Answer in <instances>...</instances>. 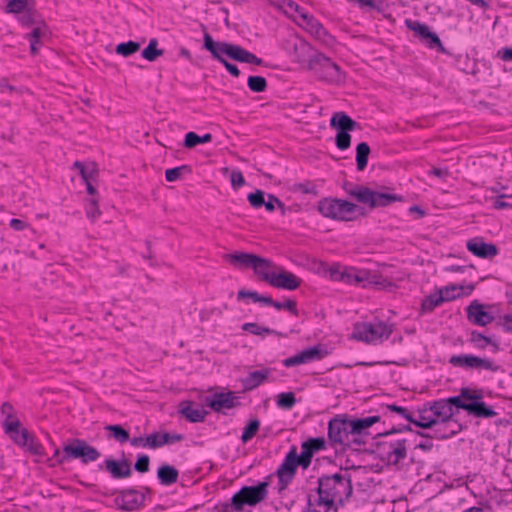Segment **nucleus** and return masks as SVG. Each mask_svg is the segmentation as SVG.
Listing matches in <instances>:
<instances>
[{"label":"nucleus","instance_id":"6e6d98bb","mask_svg":"<svg viewBox=\"0 0 512 512\" xmlns=\"http://www.w3.org/2000/svg\"><path fill=\"white\" fill-rule=\"evenodd\" d=\"M248 201L254 208H260L265 203V193L262 190H256L248 195Z\"/></svg>","mask_w":512,"mask_h":512},{"label":"nucleus","instance_id":"f3484780","mask_svg":"<svg viewBox=\"0 0 512 512\" xmlns=\"http://www.w3.org/2000/svg\"><path fill=\"white\" fill-rule=\"evenodd\" d=\"M407 26L410 30L414 31L429 48H438L439 51L445 52V48L439 37L437 34L431 32L427 25L418 21H407Z\"/></svg>","mask_w":512,"mask_h":512},{"label":"nucleus","instance_id":"393cba45","mask_svg":"<svg viewBox=\"0 0 512 512\" xmlns=\"http://www.w3.org/2000/svg\"><path fill=\"white\" fill-rule=\"evenodd\" d=\"M182 434H170L168 432H156L146 436L148 448L158 449L167 444H174L183 440Z\"/></svg>","mask_w":512,"mask_h":512},{"label":"nucleus","instance_id":"3c124183","mask_svg":"<svg viewBox=\"0 0 512 512\" xmlns=\"http://www.w3.org/2000/svg\"><path fill=\"white\" fill-rule=\"evenodd\" d=\"M301 448L302 452L300 455H298L300 466H302L303 468H308L311 464V460L314 453L311 451L307 444L302 443Z\"/></svg>","mask_w":512,"mask_h":512},{"label":"nucleus","instance_id":"4468645a","mask_svg":"<svg viewBox=\"0 0 512 512\" xmlns=\"http://www.w3.org/2000/svg\"><path fill=\"white\" fill-rule=\"evenodd\" d=\"M386 440L379 443V447L386 449V459L389 463L397 465L407 457L406 439H394L385 437Z\"/></svg>","mask_w":512,"mask_h":512},{"label":"nucleus","instance_id":"c85d7f7f","mask_svg":"<svg viewBox=\"0 0 512 512\" xmlns=\"http://www.w3.org/2000/svg\"><path fill=\"white\" fill-rule=\"evenodd\" d=\"M355 283H367L368 285H373L377 288H386L388 286H392V284L381 275L377 273H371L366 270L358 272L357 276H355Z\"/></svg>","mask_w":512,"mask_h":512},{"label":"nucleus","instance_id":"f03ea898","mask_svg":"<svg viewBox=\"0 0 512 512\" xmlns=\"http://www.w3.org/2000/svg\"><path fill=\"white\" fill-rule=\"evenodd\" d=\"M317 482L318 506L333 508L336 503L344 504L353 493L351 477L348 474L325 475Z\"/></svg>","mask_w":512,"mask_h":512},{"label":"nucleus","instance_id":"338daca9","mask_svg":"<svg viewBox=\"0 0 512 512\" xmlns=\"http://www.w3.org/2000/svg\"><path fill=\"white\" fill-rule=\"evenodd\" d=\"M231 184L233 188L238 189L245 184V179L242 172L236 170L231 173L230 176Z\"/></svg>","mask_w":512,"mask_h":512},{"label":"nucleus","instance_id":"f257e3e1","mask_svg":"<svg viewBox=\"0 0 512 512\" xmlns=\"http://www.w3.org/2000/svg\"><path fill=\"white\" fill-rule=\"evenodd\" d=\"M483 391L463 387L459 395L447 399L429 402L434 419L437 424L440 421H453L454 407L465 410L469 415L476 418H492L497 412L483 401Z\"/></svg>","mask_w":512,"mask_h":512},{"label":"nucleus","instance_id":"49530a36","mask_svg":"<svg viewBox=\"0 0 512 512\" xmlns=\"http://www.w3.org/2000/svg\"><path fill=\"white\" fill-rule=\"evenodd\" d=\"M140 49V43L135 41H128L120 43L116 46V53L124 57H129Z\"/></svg>","mask_w":512,"mask_h":512},{"label":"nucleus","instance_id":"7c9ffc66","mask_svg":"<svg viewBox=\"0 0 512 512\" xmlns=\"http://www.w3.org/2000/svg\"><path fill=\"white\" fill-rule=\"evenodd\" d=\"M411 423L423 429L432 428L437 424L429 403L424 404L423 407L418 409V419L414 418V421H411Z\"/></svg>","mask_w":512,"mask_h":512},{"label":"nucleus","instance_id":"0eeeda50","mask_svg":"<svg viewBox=\"0 0 512 512\" xmlns=\"http://www.w3.org/2000/svg\"><path fill=\"white\" fill-rule=\"evenodd\" d=\"M357 205L342 199L324 198L318 202V211L322 216L337 221H351Z\"/></svg>","mask_w":512,"mask_h":512},{"label":"nucleus","instance_id":"603ef678","mask_svg":"<svg viewBox=\"0 0 512 512\" xmlns=\"http://www.w3.org/2000/svg\"><path fill=\"white\" fill-rule=\"evenodd\" d=\"M263 206H265L266 210L269 212L274 211L276 206L279 209H281V212L283 215L286 212L285 205L276 196H274L272 194H268V199L265 200V203L263 204Z\"/></svg>","mask_w":512,"mask_h":512},{"label":"nucleus","instance_id":"a18cd8bd","mask_svg":"<svg viewBox=\"0 0 512 512\" xmlns=\"http://www.w3.org/2000/svg\"><path fill=\"white\" fill-rule=\"evenodd\" d=\"M277 406L284 410L292 409L296 404L295 394L293 392H283L277 395Z\"/></svg>","mask_w":512,"mask_h":512},{"label":"nucleus","instance_id":"c03bdc74","mask_svg":"<svg viewBox=\"0 0 512 512\" xmlns=\"http://www.w3.org/2000/svg\"><path fill=\"white\" fill-rule=\"evenodd\" d=\"M157 39H151L148 46L142 51V57L150 62L155 61L164 54L162 49H158Z\"/></svg>","mask_w":512,"mask_h":512},{"label":"nucleus","instance_id":"1a4fd4ad","mask_svg":"<svg viewBox=\"0 0 512 512\" xmlns=\"http://www.w3.org/2000/svg\"><path fill=\"white\" fill-rule=\"evenodd\" d=\"M330 126L337 131L335 144L340 150H347L351 145L349 132L358 128L359 124L345 112H336L330 119Z\"/></svg>","mask_w":512,"mask_h":512},{"label":"nucleus","instance_id":"cd10ccee","mask_svg":"<svg viewBox=\"0 0 512 512\" xmlns=\"http://www.w3.org/2000/svg\"><path fill=\"white\" fill-rule=\"evenodd\" d=\"M381 417L378 415L369 416L366 418L359 419H351L353 426L351 429H354V434L356 438L359 440H365V436L368 435V428H370L373 424L378 423Z\"/></svg>","mask_w":512,"mask_h":512},{"label":"nucleus","instance_id":"37998d69","mask_svg":"<svg viewBox=\"0 0 512 512\" xmlns=\"http://www.w3.org/2000/svg\"><path fill=\"white\" fill-rule=\"evenodd\" d=\"M212 140V135L210 133L204 134L203 136H199L194 132H188L185 135L184 146L186 148H194L198 144L208 143Z\"/></svg>","mask_w":512,"mask_h":512},{"label":"nucleus","instance_id":"a19ab883","mask_svg":"<svg viewBox=\"0 0 512 512\" xmlns=\"http://www.w3.org/2000/svg\"><path fill=\"white\" fill-rule=\"evenodd\" d=\"M106 431H109L110 437L115 441L123 444L130 440V434L127 430H125L121 425L110 424L104 427Z\"/></svg>","mask_w":512,"mask_h":512},{"label":"nucleus","instance_id":"69168bd1","mask_svg":"<svg viewBox=\"0 0 512 512\" xmlns=\"http://www.w3.org/2000/svg\"><path fill=\"white\" fill-rule=\"evenodd\" d=\"M74 167L79 170L80 175H81L83 180L92 179L94 177V174L96 173V170H95L94 166L92 167L91 170L88 171L85 168V166L81 162H79V161H76L74 163Z\"/></svg>","mask_w":512,"mask_h":512},{"label":"nucleus","instance_id":"4d7b16f0","mask_svg":"<svg viewBox=\"0 0 512 512\" xmlns=\"http://www.w3.org/2000/svg\"><path fill=\"white\" fill-rule=\"evenodd\" d=\"M19 21L24 26H31L34 24H37V15L35 12H33L30 9L25 10L24 12L20 13Z\"/></svg>","mask_w":512,"mask_h":512},{"label":"nucleus","instance_id":"a878e982","mask_svg":"<svg viewBox=\"0 0 512 512\" xmlns=\"http://www.w3.org/2000/svg\"><path fill=\"white\" fill-rule=\"evenodd\" d=\"M179 413L192 423H199L205 420L207 412L191 401H183L179 404Z\"/></svg>","mask_w":512,"mask_h":512},{"label":"nucleus","instance_id":"bf43d9fd","mask_svg":"<svg viewBox=\"0 0 512 512\" xmlns=\"http://www.w3.org/2000/svg\"><path fill=\"white\" fill-rule=\"evenodd\" d=\"M86 214H87V217L90 218L92 221L96 220L100 216L101 211L98 207L97 199L93 198L90 200V203L86 209Z\"/></svg>","mask_w":512,"mask_h":512},{"label":"nucleus","instance_id":"b1692460","mask_svg":"<svg viewBox=\"0 0 512 512\" xmlns=\"http://www.w3.org/2000/svg\"><path fill=\"white\" fill-rule=\"evenodd\" d=\"M277 268L278 267L271 260L258 255L252 267L255 275L268 284H270L271 279H273Z\"/></svg>","mask_w":512,"mask_h":512},{"label":"nucleus","instance_id":"bb28decb","mask_svg":"<svg viewBox=\"0 0 512 512\" xmlns=\"http://www.w3.org/2000/svg\"><path fill=\"white\" fill-rule=\"evenodd\" d=\"M434 436L438 439H447L459 433L462 429L461 424L457 420L440 421L435 424Z\"/></svg>","mask_w":512,"mask_h":512},{"label":"nucleus","instance_id":"f704fd0d","mask_svg":"<svg viewBox=\"0 0 512 512\" xmlns=\"http://www.w3.org/2000/svg\"><path fill=\"white\" fill-rule=\"evenodd\" d=\"M256 257L255 254L244 252H236L226 256L232 265L240 268H252Z\"/></svg>","mask_w":512,"mask_h":512},{"label":"nucleus","instance_id":"7ed1b4c3","mask_svg":"<svg viewBox=\"0 0 512 512\" xmlns=\"http://www.w3.org/2000/svg\"><path fill=\"white\" fill-rule=\"evenodd\" d=\"M346 193L355 198L358 202L368 205L371 209L386 207L393 202L401 201L402 197L396 194L376 192L363 185H344Z\"/></svg>","mask_w":512,"mask_h":512},{"label":"nucleus","instance_id":"473e14b6","mask_svg":"<svg viewBox=\"0 0 512 512\" xmlns=\"http://www.w3.org/2000/svg\"><path fill=\"white\" fill-rule=\"evenodd\" d=\"M47 37L46 28L44 26L37 25L32 29L30 33L26 35V38L30 41V52L32 55H36L43 45V40Z\"/></svg>","mask_w":512,"mask_h":512},{"label":"nucleus","instance_id":"680f3d73","mask_svg":"<svg viewBox=\"0 0 512 512\" xmlns=\"http://www.w3.org/2000/svg\"><path fill=\"white\" fill-rule=\"evenodd\" d=\"M150 458L148 455H140L134 465L136 471L146 473L149 471Z\"/></svg>","mask_w":512,"mask_h":512},{"label":"nucleus","instance_id":"9b49d317","mask_svg":"<svg viewBox=\"0 0 512 512\" xmlns=\"http://www.w3.org/2000/svg\"><path fill=\"white\" fill-rule=\"evenodd\" d=\"M299 460H298V454L296 452V448L293 447L289 453L286 455L283 463L280 465V467L277 470V475L279 478L278 483V492L281 493L284 491L288 484L292 481L297 466H299Z\"/></svg>","mask_w":512,"mask_h":512},{"label":"nucleus","instance_id":"5fc2aeb1","mask_svg":"<svg viewBox=\"0 0 512 512\" xmlns=\"http://www.w3.org/2000/svg\"><path fill=\"white\" fill-rule=\"evenodd\" d=\"M183 171H189V167L187 165L167 169L165 172V178L169 182H174L180 179Z\"/></svg>","mask_w":512,"mask_h":512},{"label":"nucleus","instance_id":"8fccbe9b","mask_svg":"<svg viewBox=\"0 0 512 512\" xmlns=\"http://www.w3.org/2000/svg\"><path fill=\"white\" fill-rule=\"evenodd\" d=\"M259 427L260 421L258 419L251 420L244 428L243 434L241 436L242 442L247 443L249 440H251L258 432Z\"/></svg>","mask_w":512,"mask_h":512},{"label":"nucleus","instance_id":"4c0bfd02","mask_svg":"<svg viewBox=\"0 0 512 512\" xmlns=\"http://www.w3.org/2000/svg\"><path fill=\"white\" fill-rule=\"evenodd\" d=\"M453 300V296H443L439 293L431 294L426 297L422 302V310L425 312H431L435 307L441 305L445 301Z\"/></svg>","mask_w":512,"mask_h":512},{"label":"nucleus","instance_id":"c9c22d12","mask_svg":"<svg viewBox=\"0 0 512 512\" xmlns=\"http://www.w3.org/2000/svg\"><path fill=\"white\" fill-rule=\"evenodd\" d=\"M268 370H258L249 373V375L242 380L245 391H250L262 384L268 377Z\"/></svg>","mask_w":512,"mask_h":512},{"label":"nucleus","instance_id":"de8ad7c7","mask_svg":"<svg viewBox=\"0 0 512 512\" xmlns=\"http://www.w3.org/2000/svg\"><path fill=\"white\" fill-rule=\"evenodd\" d=\"M247 85L251 91L256 93L264 92L267 89V81L262 76H250Z\"/></svg>","mask_w":512,"mask_h":512},{"label":"nucleus","instance_id":"052dcab7","mask_svg":"<svg viewBox=\"0 0 512 512\" xmlns=\"http://www.w3.org/2000/svg\"><path fill=\"white\" fill-rule=\"evenodd\" d=\"M357 273H354L353 271H344L342 273H338L337 271H331V276L334 279H339L341 281H344L346 283H353L355 282V276H357Z\"/></svg>","mask_w":512,"mask_h":512},{"label":"nucleus","instance_id":"412c9836","mask_svg":"<svg viewBox=\"0 0 512 512\" xmlns=\"http://www.w3.org/2000/svg\"><path fill=\"white\" fill-rule=\"evenodd\" d=\"M484 309L485 306L483 304L474 300L467 307V318L469 321L479 326H486L490 324L494 320V317Z\"/></svg>","mask_w":512,"mask_h":512},{"label":"nucleus","instance_id":"2eb2a0df","mask_svg":"<svg viewBox=\"0 0 512 512\" xmlns=\"http://www.w3.org/2000/svg\"><path fill=\"white\" fill-rule=\"evenodd\" d=\"M327 354L328 352L322 347V345H316L313 347H309L292 357L286 358L283 361V365L285 367H293L301 364H306L309 362L321 360Z\"/></svg>","mask_w":512,"mask_h":512},{"label":"nucleus","instance_id":"39448f33","mask_svg":"<svg viewBox=\"0 0 512 512\" xmlns=\"http://www.w3.org/2000/svg\"><path fill=\"white\" fill-rule=\"evenodd\" d=\"M351 426H353L351 419L340 417L331 419L328 424L329 440L334 444L347 447L364 445L366 441L357 439Z\"/></svg>","mask_w":512,"mask_h":512},{"label":"nucleus","instance_id":"a211bd4d","mask_svg":"<svg viewBox=\"0 0 512 512\" xmlns=\"http://www.w3.org/2000/svg\"><path fill=\"white\" fill-rule=\"evenodd\" d=\"M301 283L302 280L299 277L281 267L277 268L273 279L270 281L271 286L289 291L296 290Z\"/></svg>","mask_w":512,"mask_h":512},{"label":"nucleus","instance_id":"4be33fe9","mask_svg":"<svg viewBox=\"0 0 512 512\" xmlns=\"http://www.w3.org/2000/svg\"><path fill=\"white\" fill-rule=\"evenodd\" d=\"M233 44L227 42H216L209 33L204 34V48L207 49L220 63L225 60L224 55L230 57Z\"/></svg>","mask_w":512,"mask_h":512},{"label":"nucleus","instance_id":"6ab92c4d","mask_svg":"<svg viewBox=\"0 0 512 512\" xmlns=\"http://www.w3.org/2000/svg\"><path fill=\"white\" fill-rule=\"evenodd\" d=\"M208 406L215 412H223L225 409L236 407L238 398L234 392L215 393L211 398L207 399Z\"/></svg>","mask_w":512,"mask_h":512},{"label":"nucleus","instance_id":"e433bc0d","mask_svg":"<svg viewBox=\"0 0 512 512\" xmlns=\"http://www.w3.org/2000/svg\"><path fill=\"white\" fill-rule=\"evenodd\" d=\"M157 476L162 485L168 486L177 482L179 472L175 467L165 464L158 469Z\"/></svg>","mask_w":512,"mask_h":512},{"label":"nucleus","instance_id":"13d9d810","mask_svg":"<svg viewBox=\"0 0 512 512\" xmlns=\"http://www.w3.org/2000/svg\"><path fill=\"white\" fill-rule=\"evenodd\" d=\"M273 307L277 310L285 309L293 315H298L297 303L291 299L286 300L284 303L275 301Z\"/></svg>","mask_w":512,"mask_h":512},{"label":"nucleus","instance_id":"423d86ee","mask_svg":"<svg viewBox=\"0 0 512 512\" xmlns=\"http://www.w3.org/2000/svg\"><path fill=\"white\" fill-rule=\"evenodd\" d=\"M393 333V325L383 321L358 323L354 327L353 338L368 344L382 343Z\"/></svg>","mask_w":512,"mask_h":512},{"label":"nucleus","instance_id":"864d4df0","mask_svg":"<svg viewBox=\"0 0 512 512\" xmlns=\"http://www.w3.org/2000/svg\"><path fill=\"white\" fill-rule=\"evenodd\" d=\"M243 330L248 331L254 335H264V334H273L274 330L266 327H261L256 323H245L243 325Z\"/></svg>","mask_w":512,"mask_h":512},{"label":"nucleus","instance_id":"ddd939ff","mask_svg":"<svg viewBox=\"0 0 512 512\" xmlns=\"http://www.w3.org/2000/svg\"><path fill=\"white\" fill-rule=\"evenodd\" d=\"M6 434L10 436L16 445L26 449L29 453L39 456L43 454L42 445L35 440L33 434L26 428L20 426V428Z\"/></svg>","mask_w":512,"mask_h":512},{"label":"nucleus","instance_id":"e2e57ef3","mask_svg":"<svg viewBox=\"0 0 512 512\" xmlns=\"http://www.w3.org/2000/svg\"><path fill=\"white\" fill-rule=\"evenodd\" d=\"M303 444H307L313 453L325 448V440L323 438H311Z\"/></svg>","mask_w":512,"mask_h":512},{"label":"nucleus","instance_id":"2f4dec72","mask_svg":"<svg viewBox=\"0 0 512 512\" xmlns=\"http://www.w3.org/2000/svg\"><path fill=\"white\" fill-rule=\"evenodd\" d=\"M1 413L5 416L3 421V428L5 432H13L15 429L20 428V421L15 415V410L9 402H5L1 406Z\"/></svg>","mask_w":512,"mask_h":512},{"label":"nucleus","instance_id":"c756f323","mask_svg":"<svg viewBox=\"0 0 512 512\" xmlns=\"http://www.w3.org/2000/svg\"><path fill=\"white\" fill-rule=\"evenodd\" d=\"M231 53L230 58L242 62V63H249L254 65H262L263 60L259 57H257L255 54L249 52L248 50L242 48L239 45L233 44L232 50H229Z\"/></svg>","mask_w":512,"mask_h":512},{"label":"nucleus","instance_id":"774afa93","mask_svg":"<svg viewBox=\"0 0 512 512\" xmlns=\"http://www.w3.org/2000/svg\"><path fill=\"white\" fill-rule=\"evenodd\" d=\"M260 294H258L256 291H247V290H240L237 294V297L239 300L244 298H251L254 302L258 301Z\"/></svg>","mask_w":512,"mask_h":512},{"label":"nucleus","instance_id":"dca6fc26","mask_svg":"<svg viewBox=\"0 0 512 512\" xmlns=\"http://www.w3.org/2000/svg\"><path fill=\"white\" fill-rule=\"evenodd\" d=\"M145 501V494L136 489H125L116 497L115 503L120 510L134 511L139 509Z\"/></svg>","mask_w":512,"mask_h":512},{"label":"nucleus","instance_id":"20e7f679","mask_svg":"<svg viewBox=\"0 0 512 512\" xmlns=\"http://www.w3.org/2000/svg\"><path fill=\"white\" fill-rule=\"evenodd\" d=\"M308 70L312 71L320 80L332 84H340L345 80V74L338 64L320 52H315L309 57Z\"/></svg>","mask_w":512,"mask_h":512},{"label":"nucleus","instance_id":"f8f14e48","mask_svg":"<svg viewBox=\"0 0 512 512\" xmlns=\"http://www.w3.org/2000/svg\"><path fill=\"white\" fill-rule=\"evenodd\" d=\"M450 364L456 367H464L470 369H485L496 372L499 370V366L494 361L488 358H480L472 354L453 355L450 360Z\"/></svg>","mask_w":512,"mask_h":512},{"label":"nucleus","instance_id":"5701e85b","mask_svg":"<svg viewBox=\"0 0 512 512\" xmlns=\"http://www.w3.org/2000/svg\"><path fill=\"white\" fill-rule=\"evenodd\" d=\"M467 249L480 258H493L498 254L496 245L485 243L481 238L475 237L467 242Z\"/></svg>","mask_w":512,"mask_h":512},{"label":"nucleus","instance_id":"72a5a7b5","mask_svg":"<svg viewBox=\"0 0 512 512\" xmlns=\"http://www.w3.org/2000/svg\"><path fill=\"white\" fill-rule=\"evenodd\" d=\"M293 47L295 60L301 64L306 63V68L308 69V59L315 53L313 48L304 40L295 42Z\"/></svg>","mask_w":512,"mask_h":512},{"label":"nucleus","instance_id":"79ce46f5","mask_svg":"<svg viewBox=\"0 0 512 512\" xmlns=\"http://www.w3.org/2000/svg\"><path fill=\"white\" fill-rule=\"evenodd\" d=\"M301 18L303 19L311 33L315 34L318 37H321L324 34H326V30L324 29L323 25L318 20H316L312 15H309L308 13H301Z\"/></svg>","mask_w":512,"mask_h":512},{"label":"nucleus","instance_id":"58836bf2","mask_svg":"<svg viewBox=\"0 0 512 512\" xmlns=\"http://www.w3.org/2000/svg\"><path fill=\"white\" fill-rule=\"evenodd\" d=\"M370 147L366 142L359 143L356 147V163L357 169L363 171L368 163Z\"/></svg>","mask_w":512,"mask_h":512},{"label":"nucleus","instance_id":"ea45409f","mask_svg":"<svg viewBox=\"0 0 512 512\" xmlns=\"http://www.w3.org/2000/svg\"><path fill=\"white\" fill-rule=\"evenodd\" d=\"M215 509L217 512H252L250 509L245 508L234 495L230 502L220 503Z\"/></svg>","mask_w":512,"mask_h":512},{"label":"nucleus","instance_id":"0e129e2a","mask_svg":"<svg viewBox=\"0 0 512 512\" xmlns=\"http://www.w3.org/2000/svg\"><path fill=\"white\" fill-rule=\"evenodd\" d=\"M387 409L392 411V412L400 414L402 417H404L410 423H411V421H414L413 415L404 407L392 404V405H388Z\"/></svg>","mask_w":512,"mask_h":512},{"label":"nucleus","instance_id":"6e6552de","mask_svg":"<svg viewBox=\"0 0 512 512\" xmlns=\"http://www.w3.org/2000/svg\"><path fill=\"white\" fill-rule=\"evenodd\" d=\"M63 454V457L58 460L59 463H63L65 460L80 459L83 464H88L97 461L102 456L97 448L78 438L63 446Z\"/></svg>","mask_w":512,"mask_h":512},{"label":"nucleus","instance_id":"aec40b11","mask_svg":"<svg viewBox=\"0 0 512 512\" xmlns=\"http://www.w3.org/2000/svg\"><path fill=\"white\" fill-rule=\"evenodd\" d=\"M104 468L114 479H124L132 475L131 463L125 458L122 460L108 458L104 461Z\"/></svg>","mask_w":512,"mask_h":512},{"label":"nucleus","instance_id":"09e8293b","mask_svg":"<svg viewBox=\"0 0 512 512\" xmlns=\"http://www.w3.org/2000/svg\"><path fill=\"white\" fill-rule=\"evenodd\" d=\"M30 0H10L6 5V12L19 14L29 9Z\"/></svg>","mask_w":512,"mask_h":512},{"label":"nucleus","instance_id":"9d476101","mask_svg":"<svg viewBox=\"0 0 512 512\" xmlns=\"http://www.w3.org/2000/svg\"><path fill=\"white\" fill-rule=\"evenodd\" d=\"M269 485L268 477L256 486H243L234 496L244 506H256L267 498Z\"/></svg>","mask_w":512,"mask_h":512}]
</instances>
